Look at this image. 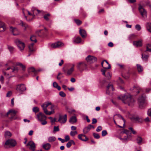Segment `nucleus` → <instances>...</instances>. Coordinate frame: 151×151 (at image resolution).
<instances>
[{"instance_id": "48", "label": "nucleus", "mask_w": 151, "mask_h": 151, "mask_svg": "<svg viewBox=\"0 0 151 151\" xmlns=\"http://www.w3.org/2000/svg\"><path fill=\"white\" fill-rule=\"evenodd\" d=\"M74 21L76 24L79 25H80L81 23V21L79 19H75Z\"/></svg>"}, {"instance_id": "24", "label": "nucleus", "mask_w": 151, "mask_h": 151, "mask_svg": "<svg viewBox=\"0 0 151 151\" xmlns=\"http://www.w3.org/2000/svg\"><path fill=\"white\" fill-rule=\"evenodd\" d=\"M114 90V88H113V85L110 83L108 84L107 86V88L106 89V93L108 94H109V90Z\"/></svg>"}, {"instance_id": "31", "label": "nucleus", "mask_w": 151, "mask_h": 151, "mask_svg": "<svg viewBox=\"0 0 151 151\" xmlns=\"http://www.w3.org/2000/svg\"><path fill=\"white\" fill-rule=\"evenodd\" d=\"M124 134H125L127 135H130L131 136V133H130L129 131L125 129L121 132V135H123Z\"/></svg>"}, {"instance_id": "2", "label": "nucleus", "mask_w": 151, "mask_h": 151, "mask_svg": "<svg viewBox=\"0 0 151 151\" xmlns=\"http://www.w3.org/2000/svg\"><path fill=\"white\" fill-rule=\"evenodd\" d=\"M118 99H121L123 103L127 104L130 106H132L134 105L135 101L130 94H126L123 96H119Z\"/></svg>"}, {"instance_id": "57", "label": "nucleus", "mask_w": 151, "mask_h": 151, "mask_svg": "<svg viewBox=\"0 0 151 151\" xmlns=\"http://www.w3.org/2000/svg\"><path fill=\"white\" fill-rule=\"evenodd\" d=\"M108 79H110L111 77V75L110 74V73L108 72L106 74V76Z\"/></svg>"}, {"instance_id": "21", "label": "nucleus", "mask_w": 151, "mask_h": 151, "mask_svg": "<svg viewBox=\"0 0 151 151\" xmlns=\"http://www.w3.org/2000/svg\"><path fill=\"white\" fill-rule=\"evenodd\" d=\"M79 34L83 38H85L86 37V32L84 29H80L79 30Z\"/></svg>"}, {"instance_id": "64", "label": "nucleus", "mask_w": 151, "mask_h": 151, "mask_svg": "<svg viewBox=\"0 0 151 151\" xmlns=\"http://www.w3.org/2000/svg\"><path fill=\"white\" fill-rule=\"evenodd\" d=\"M147 114L148 116L151 117V109H150L148 110Z\"/></svg>"}, {"instance_id": "40", "label": "nucleus", "mask_w": 151, "mask_h": 151, "mask_svg": "<svg viewBox=\"0 0 151 151\" xmlns=\"http://www.w3.org/2000/svg\"><path fill=\"white\" fill-rule=\"evenodd\" d=\"M147 51L151 52V44H148L147 46V49L145 51V52Z\"/></svg>"}, {"instance_id": "60", "label": "nucleus", "mask_w": 151, "mask_h": 151, "mask_svg": "<svg viewBox=\"0 0 151 151\" xmlns=\"http://www.w3.org/2000/svg\"><path fill=\"white\" fill-rule=\"evenodd\" d=\"M4 78L3 76H1L0 78V81L1 82V83L3 84L4 83Z\"/></svg>"}, {"instance_id": "52", "label": "nucleus", "mask_w": 151, "mask_h": 151, "mask_svg": "<svg viewBox=\"0 0 151 151\" xmlns=\"http://www.w3.org/2000/svg\"><path fill=\"white\" fill-rule=\"evenodd\" d=\"M59 129L58 127L55 126L54 127L53 132H58L59 131Z\"/></svg>"}, {"instance_id": "7", "label": "nucleus", "mask_w": 151, "mask_h": 151, "mask_svg": "<svg viewBox=\"0 0 151 151\" xmlns=\"http://www.w3.org/2000/svg\"><path fill=\"white\" fill-rule=\"evenodd\" d=\"M32 11L33 12V14H32L30 12L27 10H25L24 11V12H27L28 14L29 15H32L33 17L35 16V15H37L38 14L40 13L43 14V12L42 11H40L38 9H32ZM23 13H24V12L23 11Z\"/></svg>"}, {"instance_id": "36", "label": "nucleus", "mask_w": 151, "mask_h": 151, "mask_svg": "<svg viewBox=\"0 0 151 151\" xmlns=\"http://www.w3.org/2000/svg\"><path fill=\"white\" fill-rule=\"evenodd\" d=\"M12 135V134L9 131H6L4 134V136L5 137H10Z\"/></svg>"}, {"instance_id": "23", "label": "nucleus", "mask_w": 151, "mask_h": 151, "mask_svg": "<svg viewBox=\"0 0 151 151\" xmlns=\"http://www.w3.org/2000/svg\"><path fill=\"white\" fill-rule=\"evenodd\" d=\"M130 90L133 91L134 92H136V93L138 94L139 92L140 88L139 86H135L131 88Z\"/></svg>"}, {"instance_id": "20", "label": "nucleus", "mask_w": 151, "mask_h": 151, "mask_svg": "<svg viewBox=\"0 0 151 151\" xmlns=\"http://www.w3.org/2000/svg\"><path fill=\"white\" fill-rule=\"evenodd\" d=\"M6 29L5 24L1 21H0V32L4 31Z\"/></svg>"}, {"instance_id": "3", "label": "nucleus", "mask_w": 151, "mask_h": 151, "mask_svg": "<svg viewBox=\"0 0 151 151\" xmlns=\"http://www.w3.org/2000/svg\"><path fill=\"white\" fill-rule=\"evenodd\" d=\"M75 66L73 64H67L63 68V71L67 75H70L74 70Z\"/></svg>"}, {"instance_id": "17", "label": "nucleus", "mask_w": 151, "mask_h": 151, "mask_svg": "<svg viewBox=\"0 0 151 151\" xmlns=\"http://www.w3.org/2000/svg\"><path fill=\"white\" fill-rule=\"evenodd\" d=\"M67 120V115L65 114L63 116H60L58 121L61 123H64L66 122Z\"/></svg>"}, {"instance_id": "42", "label": "nucleus", "mask_w": 151, "mask_h": 151, "mask_svg": "<svg viewBox=\"0 0 151 151\" xmlns=\"http://www.w3.org/2000/svg\"><path fill=\"white\" fill-rule=\"evenodd\" d=\"M88 127H85L83 129V132L84 134H86L90 131Z\"/></svg>"}, {"instance_id": "5", "label": "nucleus", "mask_w": 151, "mask_h": 151, "mask_svg": "<svg viewBox=\"0 0 151 151\" xmlns=\"http://www.w3.org/2000/svg\"><path fill=\"white\" fill-rule=\"evenodd\" d=\"M76 68L80 72H82L84 70L87 69V65L84 62H80L77 64Z\"/></svg>"}, {"instance_id": "1", "label": "nucleus", "mask_w": 151, "mask_h": 151, "mask_svg": "<svg viewBox=\"0 0 151 151\" xmlns=\"http://www.w3.org/2000/svg\"><path fill=\"white\" fill-rule=\"evenodd\" d=\"M41 106L44 112L46 115H50L55 113L54 108H55V106L51 104V102H45L41 105Z\"/></svg>"}, {"instance_id": "41", "label": "nucleus", "mask_w": 151, "mask_h": 151, "mask_svg": "<svg viewBox=\"0 0 151 151\" xmlns=\"http://www.w3.org/2000/svg\"><path fill=\"white\" fill-rule=\"evenodd\" d=\"M10 69L11 70V72H13L16 70L17 71L18 70V69L17 67H15L14 68H11L10 67L8 68H7L6 70H7Z\"/></svg>"}, {"instance_id": "33", "label": "nucleus", "mask_w": 151, "mask_h": 151, "mask_svg": "<svg viewBox=\"0 0 151 151\" xmlns=\"http://www.w3.org/2000/svg\"><path fill=\"white\" fill-rule=\"evenodd\" d=\"M56 139V138L55 137H50L48 138V141L50 142H51L55 141Z\"/></svg>"}, {"instance_id": "6", "label": "nucleus", "mask_w": 151, "mask_h": 151, "mask_svg": "<svg viewBox=\"0 0 151 151\" xmlns=\"http://www.w3.org/2000/svg\"><path fill=\"white\" fill-rule=\"evenodd\" d=\"M16 144V142L15 140L9 139L4 144V147L5 148H9L11 147H14Z\"/></svg>"}, {"instance_id": "25", "label": "nucleus", "mask_w": 151, "mask_h": 151, "mask_svg": "<svg viewBox=\"0 0 151 151\" xmlns=\"http://www.w3.org/2000/svg\"><path fill=\"white\" fill-rule=\"evenodd\" d=\"M42 147L45 150H48L50 149L51 145L49 143H47L43 145Z\"/></svg>"}, {"instance_id": "39", "label": "nucleus", "mask_w": 151, "mask_h": 151, "mask_svg": "<svg viewBox=\"0 0 151 151\" xmlns=\"http://www.w3.org/2000/svg\"><path fill=\"white\" fill-rule=\"evenodd\" d=\"M142 140V137H138L137 139V143L139 145H140L141 144Z\"/></svg>"}, {"instance_id": "18", "label": "nucleus", "mask_w": 151, "mask_h": 151, "mask_svg": "<svg viewBox=\"0 0 151 151\" xmlns=\"http://www.w3.org/2000/svg\"><path fill=\"white\" fill-rule=\"evenodd\" d=\"M10 29L14 35H17L19 34L18 30L16 28L11 27H10Z\"/></svg>"}, {"instance_id": "49", "label": "nucleus", "mask_w": 151, "mask_h": 151, "mask_svg": "<svg viewBox=\"0 0 151 151\" xmlns=\"http://www.w3.org/2000/svg\"><path fill=\"white\" fill-rule=\"evenodd\" d=\"M135 37V35L134 34H132L130 35L129 37V39L130 40H132Z\"/></svg>"}, {"instance_id": "8", "label": "nucleus", "mask_w": 151, "mask_h": 151, "mask_svg": "<svg viewBox=\"0 0 151 151\" xmlns=\"http://www.w3.org/2000/svg\"><path fill=\"white\" fill-rule=\"evenodd\" d=\"M15 42L17 45L20 50L22 51L24 50L25 46L24 42L18 40H15Z\"/></svg>"}, {"instance_id": "59", "label": "nucleus", "mask_w": 151, "mask_h": 151, "mask_svg": "<svg viewBox=\"0 0 151 151\" xmlns=\"http://www.w3.org/2000/svg\"><path fill=\"white\" fill-rule=\"evenodd\" d=\"M106 69H101V71L102 73V74L104 76H106L105 72H106Z\"/></svg>"}, {"instance_id": "55", "label": "nucleus", "mask_w": 151, "mask_h": 151, "mask_svg": "<svg viewBox=\"0 0 151 151\" xmlns=\"http://www.w3.org/2000/svg\"><path fill=\"white\" fill-rule=\"evenodd\" d=\"M12 92L11 91H9L6 94V96L7 97H10L12 94Z\"/></svg>"}, {"instance_id": "51", "label": "nucleus", "mask_w": 151, "mask_h": 151, "mask_svg": "<svg viewBox=\"0 0 151 151\" xmlns=\"http://www.w3.org/2000/svg\"><path fill=\"white\" fill-rule=\"evenodd\" d=\"M93 135L94 137L96 139H99L100 137V136L98 134L93 133Z\"/></svg>"}, {"instance_id": "26", "label": "nucleus", "mask_w": 151, "mask_h": 151, "mask_svg": "<svg viewBox=\"0 0 151 151\" xmlns=\"http://www.w3.org/2000/svg\"><path fill=\"white\" fill-rule=\"evenodd\" d=\"M16 114V112L15 111L12 110H10L6 113L5 116H7L9 114H10L12 116H14Z\"/></svg>"}, {"instance_id": "10", "label": "nucleus", "mask_w": 151, "mask_h": 151, "mask_svg": "<svg viewBox=\"0 0 151 151\" xmlns=\"http://www.w3.org/2000/svg\"><path fill=\"white\" fill-rule=\"evenodd\" d=\"M73 43L75 44H83L84 41L82 40L81 38L78 36L74 37L73 40Z\"/></svg>"}, {"instance_id": "13", "label": "nucleus", "mask_w": 151, "mask_h": 151, "mask_svg": "<svg viewBox=\"0 0 151 151\" xmlns=\"http://www.w3.org/2000/svg\"><path fill=\"white\" fill-rule=\"evenodd\" d=\"M26 146L28 147L31 150L35 151L36 146L35 143L33 141H29L26 145Z\"/></svg>"}, {"instance_id": "61", "label": "nucleus", "mask_w": 151, "mask_h": 151, "mask_svg": "<svg viewBox=\"0 0 151 151\" xmlns=\"http://www.w3.org/2000/svg\"><path fill=\"white\" fill-rule=\"evenodd\" d=\"M48 119H50V120L51 122H53L55 121V119H53L51 117H49Z\"/></svg>"}, {"instance_id": "53", "label": "nucleus", "mask_w": 151, "mask_h": 151, "mask_svg": "<svg viewBox=\"0 0 151 151\" xmlns=\"http://www.w3.org/2000/svg\"><path fill=\"white\" fill-rule=\"evenodd\" d=\"M135 29L139 31L141 29V27L140 25L137 24L135 26Z\"/></svg>"}, {"instance_id": "4", "label": "nucleus", "mask_w": 151, "mask_h": 151, "mask_svg": "<svg viewBox=\"0 0 151 151\" xmlns=\"http://www.w3.org/2000/svg\"><path fill=\"white\" fill-rule=\"evenodd\" d=\"M36 118L38 121L41 122L42 125H45L47 124L46 121V116L42 113L40 112L38 114L36 115Z\"/></svg>"}, {"instance_id": "50", "label": "nucleus", "mask_w": 151, "mask_h": 151, "mask_svg": "<svg viewBox=\"0 0 151 151\" xmlns=\"http://www.w3.org/2000/svg\"><path fill=\"white\" fill-rule=\"evenodd\" d=\"M59 95L61 97H65L66 96L65 94L63 91H61L59 92Z\"/></svg>"}, {"instance_id": "44", "label": "nucleus", "mask_w": 151, "mask_h": 151, "mask_svg": "<svg viewBox=\"0 0 151 151\" xmlns=\"http://www.w3.org/2000/svg\"><path fill=\"white\" fill-rule=\"evenodd\" d=\"M134 119L140 122H142L143 120L142 118L139 117L138 116H136Z\"/></svg>"}, {"instance_id": "37", "label": "nucleus", "mask_w": 151, "mask_h": 151, "mask_svg": "<svg viewBox=\"0 0 151 151\" xmlns=\"http://www.w3.org/2000/svg\"><path fill=\"white\" fill-rule=\"evenodd\" d=\"M34 45V43H32L29 46V50L30 52H32L34 50L33 45Z\"/></svg>"}, {"instance_id": "34", "label": "nucleus", "mask_w": 151, "mask_h": 151, "mask_svg": "<svg viewBox=\"0 0 151 151\" xmlns=\"http://www.w3.org/2000/svg\"><path fill=\"white\" fill-rule=\"evenodd\" d=\"M30 40L31 41L34 42L33 43L34 44L37 41L35 36L34 35H32L30 37Z\"/></svg>"}, {"instance_id": "32", "label": "nucleus", "mask_w": 151, "mask_h": 151, "mask_svg": "<svg viewBox=\"0 0 151 151\" xmlns=\"http://www.w3.org/2000/svg\"><path fill=\"white\" fill-rule=\"evenodd\" d=\"M53 86L54 88H57L59 91H60L61 89L60 87L58 85V84L55 82H54L53 83Z\"/></svg>"}, {"instance_id": "45", "label": "nucleus", "mask_w": 151, "mask_h": 151, "mask_svg": "<svg viewBox=\"0 0 151 151\" xmlns=\"http://www.w3.org/2000/svg\"><path fill=\"white\" fill-rule=\"evenodd\" d=\"M33 112L36 113L39 111V108L37 107H35L33 108Z\"/></svg>"}, {"instance_id": "22", "label": "nucleus", "mask_w": 151, "mask_h": 151, "mask_svg": "<svg viewBox=\"0 0 151 151\" xmlns=\"http://www.w3.org/2000/svg\"><path fill=\"white\" fill-rule=\"evenodd\" d=\"M78 138L82 141H87L88 139L86 136L83 134H80L78 135Z\"/></svg>"}, {"instance_id": "62", "label": "nucleus", "mask_w": 151, "mask_h": 151, "mask_svg": "<svg viewBox=\"0 0 151 151\" xmlns=\"http://www.w3.org/2000/svg\"><path fill=\"white\" fill-rule=\"evenodd\" d=\"M65 142H67L70 139V137L68 135L66 136L65 137Z\"/></svg>"}, {"instance_id": "38", "label": "nucleus", "mask_w": 151, "mask_h": 151, "mask_svg": "<svg viewBox=\"0 0 151 151\" xmlns=\"http://www.w3.org/2000/svg\"><path fill=\"white\" fill-rule=\"evenodd\" d=\"M147 29L148 31L151 33V23H148L147 25Z\"/></svg>"}, {"instance_id": "19", "label": "nucleus", "mask_w": 151, "mask_h": 151, "mask_svg": "<svg viewBox=\"0 0 151 151\" xmlns=\"http://www.w3.org/2000/svg\"><path fill=\"white\" fill-rule=\"evenodd\" d=\"M133 44L136 47H139L142 46V42L141 40L138 41H134L133 42Z\"/></svg>"}, {"instance_id": "54", "label": "nucleus", "mask_w": 151, "mask_h": 151, "mask_svg": "<svg viewBox=\"0 0 151 151\" xmlns=\"http://www.w3.org/2000/svg\"><path fill=\"white\" fill-rule=\"evenodd\" d=\"M107 134L106 130H103L102 132V136H104Z\"/></svg>"}, {"instance_id": "56", "label": "nucleus", "mask_w": 151, "mask_h": 151, "mask_svg": "<svg viewBox=\"0 0 151 151\" xmlns=\"http://www.w3.org/2000/svg\"><path fill=\"white\" fill-rule=\"evenodd\" d=\"M102 129V127L99 126L96 129V131L98 132H99L101 131Z\"/></svg>"}, {"instance_id": "35", "label": "nucleus", "mask_w": 151, "mask_h": 151, "mask_svg": "<svg viewBox=\"0 0 151 151\" xmlns=\"http://www.w3.org/2000/svg\"><path fill=\"white\" fill-rule=\"evenodd\" d=\"M137 69L139 72H141L143 70V67L139 64H137Z\"/></svg>"}, {"instance_id": "63", "label": "nucleus", "mask_w": 151, "mask_h": 151, "mask_svg": "<svg viewBox=\"0 0 151 151\" xmlns=\"http://www.w3.org/2000/svg\"><path fill=\"white\" fill-rule=\"evenodd\" d=\"M97 122V120L95 118H93L92 119V124L96 123Z\"/></svg>"}, {"instance_id": "58", "label": "nucleus", "mask_w": 151, "mask_h": 151, "mask_svg": "<svg viewBox=\"0 0 151 151\" xmlns=\"http://www.w3.org/2000/svg\"><path fill=\"white\" fill-rule=\"evenodd\" d=\"M72 145L70 140L66 144V147L67 148H69Z\"/></svg>"}, {"instance_id": "14", "label": "nucleus", "mask_w": 151, "mask_h": 151, "mask_svg": "<svg viewBox=\"0 0 151 151\" xmlns=\"http://www.w3.org/2000/svg\"><path fill=\"white\" fill-rule=\"evenodd\" d=\"M101 65L104 69H110L111 68L110 64L106 60H104L101 62Z\"/></svg>"}, {"instance_id": "47", "label": "nucleus", "mask_w": 151, "mask_h": 151, "mask_svg": "<svg viewBox=\"0 0 151 151\" xmlns=\"http://www.w3.org/2000/svg\"><path fill=\"white\" fill-rule=\"evenodd\" d=\"M20 24L22 26L24 27H25V29L27 27V25L24 23L22 21H21V23Z\"/></svg>"}, {"instance_id": "46", "label": "nucleus", "mask_w": 151, "mask_h": 151, "mask_svg": "<svg viewBox=\"0 0 151 151\" xmlns=\"http://www.w3.org/2000/svg\"><path fill=\"white\" fill-rule=\"evenodd\" d=\"M78 133L76 131H75L74 132L71 131L70 132V135L72 137L76 135Z\"/></svg>"}, {"instance_id": "28", "label": "nucleus", "mask_w": 151, "mask_h": 151, "mask_svg": "<svg viewBox=\"0 0 151 151\" xmlns=\"http://www.w3.org/2000/svg\"><path fill=\"white\" fill-rule=\"evenodd\" d=\"M37 71H39V70L37 71L36 70L34 67H31L29 68L28 69V72L29 73L31 72H33L34 74L37 73Z\"/></svg>"}, {"instance_id": "43", "label": "nucleus", "mask_w": 151, "mask_h": 151, "mask_svg": "<svg viewBox=\"0 0 151 151\" xmlns=\"http://www.w3.org/2000/svg\"><path fill=\"white\" fill-rule=\"evenodd\" d=\"M50 16V14H45L44 16V19L47 21H48L49 20V17Z\"/></svg>"}, {"instance_id": "29", "label": "nucleus", "mask_w": 151, "mask_h": 151, "mask_svg": "<svg viewBox=\"0 0 151 151\" xmlns=\"http://www.w3.org/2000/svg\"><path fill=\"white\" fill-rule=\"evenodd\" d=\"M131 137L130 135H127L126 136H124V137L122 138L121 137H119L120 139L122 140L123 142H124L128 140Z\"/></svg>"}, {"instance_id": "12", "label": "nucleus", "mask_w": 151, "mask_h": 151, "mask_svg": "<svg viewBox=\"0 0 151 151\" xmlns=\"http://www.w3.org/2000/svg\"><path fill=\"white\" fill-rule=\"evenodd\" d=\"M86 59L87 62L90 63H93L97 60L96 57L90 55H88Z\"/></svg>"}, {"instance_id": "30", "label": "nucleus", "mask_w": 151, "mask_h": 151, "mask_svg": "<svg viewBox=\"0 0 151 151\" xmlns=\"http://www.w3.org/2000/svg\"><path fill=\"white\" fill-rule=\"evenodd\" d=\"M142 58L143 60L145 61H147L148 58V55H145L144 54V53H142Z\"/></svg>"}, {"instance_id": "15", "label": "nucleus", "mask_w": 151, "mask_h": 151, "mask_svg": "<svg viewBox=\"0 0 151 151\" xmlns=\"http://www.w3.org/2000/svg\"><path fill=\"white\" fill-rule=\"evenodd\" d=\"M139 11L142 17L144 18L147 17V12L141 6L139 7Z\"/></svg>"}, {"instance_id": "16", "label": "nucleus", "mask_w": 151, "mask_h": 151, "mask_svg": "<svg viewBox=\"0 0 151 151\" xmlns=\"http://www.w3.org/2000/svg\"><path fill=\"white\" fill-rule=\"evenodd\" d=\"M63 45V44L60 42H58L52 44L51 47L52 48H56L60 47Z\"/></svg>"}, {"instance_id": "9", "label": "nucleus", "mask_w": 151, "mask_h": 151, "mask_svg": "<svg viewBox=\"0 0 151 151\" xmlns=\"http://www.w3.org/2000/svg\"><path fill=\"white\" fill-rule=\"evenodd\" d=\"M145 96L143 95H142L138 98V101L140 108H142L144 107L145 103Z\"/></svg>"}, {"instance_id": "11", "label": "nucleus", "mask_w": 151, "mask_h": 151, "mask_svg": "<svg viewBox=\"0 0 151 151\" xmlns=\"http://www.w3.org/2000/svg\"><path fill=\"white\" fill-rule=\"evenodd\" d=\"M26 89V87L23 84L18 85L16 88V90L20 93H22Z\"/></svg>"}, {"instance_id": "27", "label": "nucleus", "mask_w": 151, "mask_h": 151, "mask_svg": "<svg viewBox=\"0 0 151 151\" xmlns=\"http://www.w3.org/2000/svg\"><path fill=\"white\" fill-rule=\"evenodd\" d=\"M77 121V119L76 117L75 116H73L71 117L70 119L69 122L72 124H73Z\"/></svg>"}]
</instances>
